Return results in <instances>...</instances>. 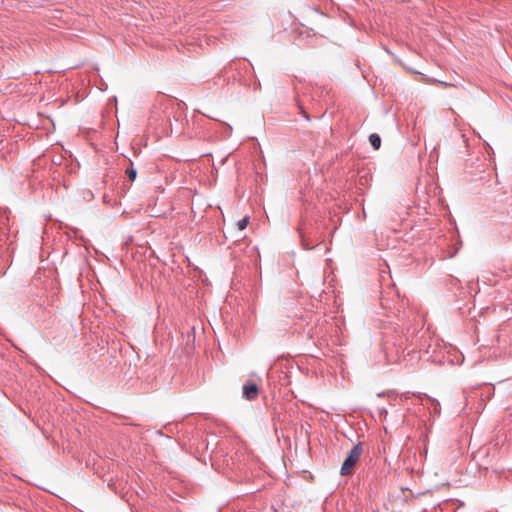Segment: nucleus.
I'll return each mask as SVG.
<instances>
[{"label":"nucleus","instance_id":"nucleus-1","mask_svg":"<svg viewBox=\"0 0 512 512\" xmlns=\"http://www.w3.org/2000/svg\"><path fill=\"white\" fill-rule=\"evenodd\" d=\"M363 453V447L361 443H358L352 447L347 457L345 458L340 473L342 476L350 475L355 464L359 461Z\"/></svg>","mask_w":512,"mask_h":512},{"label":"nucleus","instance_id":"nucleus-2","mask_svg":"<svg viewBox=\"0 0 512 512\" xmlns=\"http://www.w3.org/2000/svg\"><path fill=\"white\" fill-rule=\"evenodd\" d=\"M259 388L256 383L253 381H248L246 384L243 385L242 388V396L246 400L252 401L255 400L258 397Z\"/></svg>","mask_w":512,"mask_h":512},{"label":"nucleus","instance_id":"nucleus-3","mask_svg":"<svg viewBox=\"0 0 512 512\" xmlns=\"http://www.w3.org/2000/svg\"><path fill=\"white\" fill-rule=\"evenodd\" d=\"M369 142H370L371 146H372L375 150L379 149V148H380V146H381V138H380V136H379L378 134H376V133H372V134H370V136H369Z\"/></svg>","mask_w":512,"mask_h":512},{"label":"nucleus","instance_id":"nucleus-4","mask_svg":"<svg viewBox=\"0 0 512 512\" xmlns=\"http://www.w3.org/2000/svg\"><path fill=\"white\" fill-rule=\"evenodd\" d=\"M126 175L127 177L129 178L130 181H134L136 179V176H137V170L133 167V165L131 164L130 167H128L126 169Z\"/></svg>","mask_w":512,"mask_h":512},{"label":"nucleus","instance_id":"nucleus-5","mask_svg":"<svg viewBox=\"0 0 512 512\" xmlns=\"http://www.w3.org/2000/svg\"><path fill=\"white\" fill-rule=\"evenodd\" d=\"M248 222H249V217H247V216H246V217H244V218H242V219H240V220L237 222V224H236V225H237V228H238L239 230H241V231H242V230H244V229L247 227Z\"/></svg>","mask_w":512,"mask_h":512},{"label":"nucleus","instance_id":"nucleus-6","mask_svg":"<svg viewBox=\"0 0 512 512\" xmlns=\"http://www.w3.org/2000/svg\"><path fill=\"white\" fill-rule=\"evenodd\" d=\"M301 238H302V245L305 249L310 250L314 247V246H309L308 244L305 243V239L302 234H301Z\"/></svg>","mask_w":512,"mask_h":512},{"label":"nucleus","instance_id":"nucleus-7","mask_svg":"<svg viewBox=\"0 0 512 512\" xmlns=\"http://www.w3.org/2000/svg\"><path fill=\"white\" fill-rule=\"evenodd\" d=\"M301 113H302V115L304 116V118H305L306 120H308V121L310 120V116L307 114V112H306L305 110H303V109H302V110H301Z\"/></svg>","mask_w":512,"mask_h":512},{"label":"nucleus","instance_id":"nucleus-8","mask_svg":"<svg viewBox=\"0 0 512 512\" xmlns=\"http://www.w3.org/2000/svg\"><path fill=\"white\" fill-rule=\"evenodd\" d=\"M381 305L383 306V308H388V305L386 304V301L383 297L381 298Z\"/></svg>","mask_w":512,"mask_h":512},{"label":"nucleus","instance_id":"nucleus-9","mask_svg":"<svg viewBox=\"0 0 512 512\" xmlns=\"http://www.w3.org/2000/svg\"><path fill=\"white\" fill-rule=\"evenodd\" d=\"M403 396H404V398H405V399H408V396H407V394H406V393H405V394H403Z\"/></svg>","mask_w":512,"mask_h":512}]
</instances>
